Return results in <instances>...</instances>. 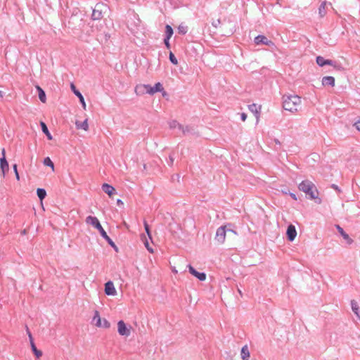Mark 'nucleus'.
Wrapping results in <instances>:
<instances>
[{
  "label": "nucleus",
  "instance_id": "f257e3e1",
  "mask_svg": "<svg viewBox=\"0 0 360 360\" xmlns=\"http://www.w3.org/2000/svg\"><path fill=\"white\" fill-rule=\"evenodd\" d=\"M302 103L301 98L297 95H284L283 108L291 112H297Z\"/></svg>",
  "mask_w": 360,
  "mask_h": 360
},
{
  "label": "nucleus",
  "instance_id": "f03ea898",
  "mask_svg": "<svg viewBox=\"0 0 360 360\" xmlns=\"http://www.w3.org/2000/svg\"><path fill=\"white\" fill-rule=\"evenodd\" d=\"M299 189L307 194L311 200L320 203L321 200L319 198V191L316 186L310 181L305 180L302 181L298 186Z\"/></svg>",
  "mask_w": 360,
  "mask_h": 360
},
{
  "label": "nucleus",
  "instance_id": "7ed1b4c3",
  "mask_svg": "<svg viewBox=\"0 0 360 360\" xmlns=\"http://www.w3.org/2000/svg\"><path fill=\"white\" fill-rule=\"evenodd\" d=\"M163 90L162 85L160 82L156 83L154 86H151L148 84H141L136 87V91H139L141 93L146 92L150 95L156 92H161Z\"/></svg>",
  "mask_w": 360,
  "mask_h": 360
},
{
  "label": "nucleus",
  "instance_id": "20e7f679",
  "mask_svg": "<svg viewBox=\"0 0 360 360\" xmlns=\"http://www.w3.org/2000/svg\"><path fill=\"white\" fill-rule=\"evenodd\" d=\"M108 10V7L106 4L103 3H98L96 5L93 10L91 19L93 20H99L103 17V14L105 13Z\"/></svg>",
  "mask_w": 360,
  "mask_h": 360
},
{
  "label": "nucleus",
  "instance_id": "39448f33",
  "mask_svg": "<svg viewBox=\"0 0 360 360\" xmlns=\"http://www.w3.org/2000/svg\"><path fill=\"white\" fill-rule=\"evenodd\" d=\"M92 324L97 328H101L105 329H108L110 326V322L105 319H102L100 316L98 311L97 310L94 311V315L92 319Z\"/></svg>",
  "mask_w": 360,
  "mask_h": 360
},
{
  "label": "nucleus",
  "instance_id": "423d86ee",
  "mask_svg": "<svg viewBox=\"0 0 360 360\" xmlns=\"http://www.w3.org/2000/svg\"><path fill=\"white\" fill-rule=\"evenodd\" d=\"M232 233L236 235V233L231 229L226 230V226L219 227L216 232L215 239L219 244H223L225 242L226 233Z\"/></svg>",
  "mask_w": 360,
  "mask_h": 360
},
{
  "label": "nucleus",
  "instance_id": "0eeeda50",
  "mask_svg": "<svg viewBox=\"0 0 360 360\" xmlns=\"http://www.w3.org/2000/svg\"><path fill=\"white\" fill-rule=\"evenodd\" d=\"M86 222L89 224L94 226L97 230L99 231L101 235L102 236H105V231L103 229L102 226L101 225L98 219L96 217L89 216L86 219Z\"/></svg>",
  "mask_w": 360,
  "mask_h": 360
},
{
  "label": "nucleus",
  "instance_id": "6e6552de",
  "mask_svg": "<svg viewBox=\"0 0 360 360\" xmlns=\"http://www.w3.org/2000/svg\"><path fill=\"white\" fill-rule=\"evenodd\" d=\"M131 327H127L124 321L121 320L117 322V332L122 336H129L131 334Z\"/></svg>",
  "mask_w": 360,
  "mask_h": 360
},
{
  "label": "nucleus",
  "instance_id": "1a4fd4ad",
  "mask_svg": "<svg viewBox=\"0 0 360 360\" xmlns=\"http://www.w3.org/2000/svg\"><path fill=\"white\" fill-rule=\"evenodd\" d=\"M105 293L107 295L115 296L117 294L116 289L114 286V284L112 281H108L105 284Z\"/></svg>",
  "mask_w": 360,
  "mask_h": 360
},
{
  "label": "nucleus",
  "instance_id": "9d476101",
  "mask_svg": "<svg viewBox=\"0 0 360 360\" xmlns=\"http://www.w3.org/2000/svg\"><path fill=\"white\" fill-rule=\"evenodd\" d=\"M286 235L288 240L293 241L297 236V231L295 226L290 224L288 226Z\"/></svg>",
  "mask_w": 360,
  "mask_h": 360
},
{
  "label": "nucleus",
  "instance_id": "9b49d317",
  "mask_svg": "<svg viewBox=\"0 0 360 360\" xmlns=\"http://www.w3.org/2000/svg\"><path fill=\"white\" fill-rule=\"evenodd\" d=\"M28 336L30 338V345H31L32 352H34V354L37 358H38V359L40 358L42 356V352L41 350L37 349V348L36 347L34 340H33V338L30 331H28Z\"/></svg>",
  "mask_w": 360,
  "mask_h": 360
},
{
  "label": "nucleus",
  "instance_id": "f8f14e48",
  "mask_svg": "<svg viewBox=\"0 0 360 360\" xmlns=\"http://www.w3.org/2000/svg\"><path fill=\"white\" fill-rule=\"evenodd\" d=\"M188 269L189 272L200 281H205L206 279V274L205 273H200L197 271L191 265L188 266Z\"/></svg>",
  "mask_w": 360,
  "mask_h": 360
},
{
  "label": "nucleus",
  "instance_id": "ddd939ff",
  "mask_svg": "<svg viewBox=\"0 0 360 360\" xmlns=\"http://www.w3.org/2000/svg\"><path fill=\"white\" fill-rule=\"evenodd\" d=\"M335 83V79L333 77L326 76L323 77L322 79V84L323 86H334Z\"/></svg>",
  "mask_w": 360,
  "mask_h": 360
},
{
  "label": "nucleus",
  "instance_id": "4468645a",
  "mask_svg": "<svg viewBox=\"0 0 360 360\" xmlns=\"http://www.w3.org/2000/svg\"><path fill=\"white\" fill-rule=\"evenodd\" d=\"M0 168L2 172L3 176H4L6 172H8L9 165L6 158H0Z\"/></svg>",
  "mask_w": 360,
  "mask_h": 360
},
{
  "label": "nucleus",
  "instance_id": "2eb2a0df",
  "mask_svg": "<svg viewBox=\"0 0 360 360\" xmlns=\"http://www.w3.org/2000/svg\"><path fill=\"white\" fill-rule=\"evenodd\" d=\"M339 235H340L345 243L347 245H351L353 243V240L349 237V236L344 231L342 228L339 226Z\"/></svg>",
  "mask_w": 360,
  "mask_h": 360
},
{
  "label": "nucleus",
  "instance_id": "dca6fc26",
  "mask_svg": "<svg viewBox=\"0 0 360 360\" xmlns=\"http://www.w3.org/2000/svg\"><path fill=\"white\" fill-rule=\"evenodd\" d=\"M248 108L250 110V112H252L255 115L257 122H258L259 119L261 106H257L256 104H252L248 106Z\"/></svg>",
  "mask_w": 360,
  "mask_h": 360
},
{
  "label": "nucleus",
  "instance_id": "f3484780",
  "mask_svg": "<svg viewBox=\"0 0 360 360\" xmlns=\"http://www.w3.org/2000/svg\"><path fill=\"white\" fill-rule=\"evenodd\" d=\"M255 42L256 44H266L269 45L272 44V42L267 39V38L263 35H259L255 38Z\"/></svg>",
  "mask_w": 360,
  "mask_h": 360
},
{
  "label": "nucleus",
  "instance_id": "a211bd4d",
  "mask_svg": "<svg viewBox=\"0 0 360 360\" xmlns=\"http://www.w3.org/2000/svg\"><path fill=\"white\" fill-rule=\"evenodd\" d=\"M71 89L73 91L74 94L79 98L81 103L82 104L83 108L86 109V103L82 94L76 89L75 86L73 84H71Z\"/></svg>",
  "mask_w": 360,
  "mask_h": 360
},
{
  "label": "nucleus",
  "instance_id": "6ab92c4d",
  "mask_svg": "<svg viewBox=\"0 0 360 360\" xmlns=\"http://www.w3.org/2000/svg\"><path fill=\"white\" fill-rule=\"evenodd\" d=\"M102 188H103V191L105 193H107L110 197L112 196L115 194V189L114 188V187H112V186H110L108 184H104L102 186Z\"/></svg>",
  "mask_w": 360,
  "mask_h": 360
},
{
  "label": "nucleus",
  "instance_id": "aec40b11",
  "mask_svg": "<svg viewBox=\"0 0 360 360\" xmlns=\"http://www.w3.org/2000/svg\"><path fill=\"white\" fill-rule=\"evenodd\" d=\"M351 307L352 311L356 314L357 318L360 319V313L359 311V307L357 302L354 300H351Z\"/></svg>",
  "mask_w": 360,
  "mask_h": 360
},
{
  "label": "nucleus",
  "instance_id": "412c9836",
  "mask_svg": "<svg viewBox=\"0 0 360 360\" xmlns=\"http://www.w3.org/2000/svg\"><path fill=\"white\" fill-rule=\"evenodd\" d=\"M316 63L319 66H323L325 65H332V61L330 60H326L322 56H317L316 57Z\"/></svg>",
  "mask_w": 360,
  "mask_h": 360
},
{
  "label": "nucleus",
  "instance_id": "4be33fe9",
  "mask_svg": "<svg viewBox=\"0 0 360 360\" xmlns=\"http://www.w3.org/2000/svg\"><path fill=\"white\" fill-rule=\"evenodd\" d=\"M75 124H76V127L77 129H82L84 130L85 131L89 130V124H88L87 119H86L82 122L77 121Z\"/></svg>",
  "mask_w": 360,
  "mask_h": 360
},
{
  "label": "nucleus",
  "instance_id": "5701e85b",
  "mask_svg": "<svg viewBox=\"0 0 360 360\" xmlns=\"http://www.w3.org/2000/svg\"><path fill=\"white\" fill-rule=\"evenodd\" d=\"M241 358L243 360H248L250 358L248 347L245 345L241 349Z\"/></svg>",
  "mask_w": 360,
  "mask_h": 360
},
{
  "label": "nucleus",
  "instance_id": "b1692460",
  "mask_svg": "<svg viewBox=\"0 0 360 360\" xmlns=\"http://www.w3.org/2000/svg\"><path fill=\"white\" fill-rule=\"evenodd\" d=\"M40 125L41 127L42 131L46 135L49 140H52L53 137L50 134L46 124L44 122H41Z\"/></svg>",
  "mask_w": 360,
  "mask_h": 360
},
{
  "label": "nucleus",
  "instance_id": "393cba45",
  "mask_svg": "<svg viewBox=\"0 0 360 360\" xmlns=\"http://www.w3.org/2000/svg\"><path fill=\"white\" fill-rule=\"evenodd\" d=\"M37 89L39 92V98L42 103L46 102V94L44 90L39 86H37Z\"/></svg>",
  "mask_w": 360,
  "mask_h": 360
},
{
  "label": "nucleus",
  "instance_id": "a878e982",
  "mask_svg": "<svg viewBox=\"0 0 360 360\" xmlns=\"http://www.w3.org/2000/svg\"><path fill=\"white\" fill-rule=\"evenodd\" d=\"M141 240L144 243V245L146 247V248L150 252V253H153L154 252V250L150 247L146 237L145 236H141Z\"/></svg>",
  "mask_w": 360,
  "mask_h": 360
},
{
  "label": "nucleus",
  "instance_id": "bb28decb",
  "mask_svg": "<svg viewBox=\"0 0 360 360\" xmlns=\"http://www.w3.org/2000/svg\"><path fill=\"white\" fill-rule=\"evenodd\" d=\"M37 195L39 197V198L42 200L43 199L45 198L46 195V192L44 189L43 188H37Z\"/></svg>",
  "mask_w": 360,
  "mask_h": 360
},
{
  "label": "nucleus",
  "instance_id": "cd10ccee",
  "mask_svg": "<svg viewBox=\"0 0 360 360\" xmlns=\"http://www.w3.org/2000/svg\"><path fill=\"white\" fill-rule=\"evenodd\" d=\"M165 32H166V38L170 39L173 34L172 27L170 25H167L165 27Z\"/></svg>",
  "mask_w": 360,
  "mask_h": 360
},
{
  "label": "nucleus",
  "instance_id": "c85d7f7f",
  "mask_svg": "<svg viewBox=\"0 0 360 360\" xmlns=\"http://www.w3.org/2000/svg\"><path fill=\"white\" fill-rule=\"evenodd\" d=\"M187 31H188V27L186 25H185L184 24L179 25V27H178L179 33H180L181 34H185L187 32Z\"/></svg>",
  "mask_w": 360,
  "mask_h": 360
},
{
  "label": "nucleus",
  "instance_id": "c756f323",
  "mask_svg": "<svg viewBox=\"0 0 360 360\" xmlns=\"http://www.w3.org/2000/svg\"><path fill=\"white\" fill-rule=\"evenodd\" d=\"M44 164L46 165V166H49L50 167H51L52 170L54 169V165H53V162L51 161V160L47 157L44 160Z\"/></svg>",
  "mask_w": 360,
  "mask_h": 360
},
{
  "label": "nucleus",
  "instance_id": "7c9ffc66",
  "mask_svg": "<svg viewBox=\"0 0 360 360\" xmlns=\"http://www.w3.org/2000/svg\"><path fill=\"white\" fill-rule=\"evenodd\" d=\"M109 243L110 245H111L112 248H116V245L114 243V242L110 239V238L108 236L107 233H105V236H103Z\"/></svg>",
  "mask_w": 360,
  "mask_h": 360
},
{
  "label": "nucleus",
  "instance_id": "2f4dec72",
  "mask_svg": "<svg viewBox=\"0 0 360 360\" xmlns=\"http://www.w3.org/2000/svg\"><path fill=\"white\" fill-rule=\"evenodd\" d=\"M169 60L174 65L178 64V60L172 52H170V53H169Z\"/></svg>",
  "mask_w": 360,
  "mask_h": 360
},
{
  "label": "nucleus",
  "instance_id": "473e14b6",
  "mask_svg": "<svg viewBox=\"0 0 360 360\" xmlns=\"http://www.w3.org/2000/svg\"><path fill=\"white\" fill-rule=\"evenodd\" d=\"M143 224H144V228H145L146 232L148 238L150 239H151L152 237H151V235H150V229H149V226H148V223L145 221Z\"/></svg>",
  "mask_w": 360,
  "mask_h": 360
},
{
  "label": "nucleus",
  "instance_id": "72a5a7b5",
  "mask_svg": "<svg viewBox=\"0 0 360 360\" xmlns=\"http://www.w3.org/2000/svg\"><path fill=\"white\" fill-rule=\"evenodd\" d=\"M13 170H14V172H15V175L16 179L19 180L20 179V176H19V174H18V169H17V165H15V164L13 165Z\"/></svg>",
  "mask_w": 360,
  "mask_h": 360
},
{
  "label": "nucleus",
  "instance_id": "f704fd0d",
  "mask_svg": "<svg viewBox=\"0 0 360 360\" xmlns=\"http://www.w3.org/2000/svg\"><path fill=\"white\" fill-rule=\"evenodd\" d=\"M325 5H326V4H325V3H324V4H321V6H320V8H319V13H320V14H321V16H323V15H324V13H323V11H324V9H325Z\"/></svg>",
  "mask_w": 360,
  "mask_h": 360
},
{
  "label": "nucleus",
  "instance_id": "c9c22d12",
  "mask_svg": "<svg viewBox=\"0 0 360 360\" xmlns=\"http://www.w3.org/2000/svg\"><path fill=\"white\" fill-rule=\"evenodd\" d=\"M354 126L360 131V118L354 122Z\"/></svg>",
  "mask_w": 360,
  "mask_h": 360
},
{
  "label": "nucleus",
  "instance_id": "e433bc0d",
  "mask_svg": "<svg viewBox=\"0 0 360 360\" xmlns=\"http://www.w3.org/2000/svg\"><path fill=\"white\" fill-rule=\"evenodd\" d=\"M169 38H165V44L167 46V49L170 48V44H169Z\"/></svg>",
  "mask_w": 360,
  "mask_h": 360
},
{
  "label": "nucleus",
  "instance_id": "4c0bfd02",
  "mask_svg": "<svg viewBox=\"0 0 360 360\" xmlns=\"http://www.w3.org/2000/svg\"><path fill=\"white\" fill-rule=\"evenodd\" d=\"M247 119V115L244 112L241 114V120L244 122Z\"/></svg>",
  "mask_w": 360,
  "mask_h": 360
},
{
  "label": "nucleus",
  "instance_id": "58836bf2",
  "mask_svg": "<svg viewBox=\"0 0 360 360\" xmlns=\"http://www.w3.org/2000/svg\"><path fill=\"white\" fill-rule=\"evenodd\" d=\"M1 155H2L1 158H6V150H5V148H2L1 149Z\"/></svg>",
  "mask_w": 360,
  "mask_h": 360
},
{
  "label": "nucleus",
  "instance_id": "ea45409f",
  "mask_svg": "<svg viewBox=\"0 0 360 360\" xmlns=\"http://www.w3.org/2000/svg\"><path fill=\"white\" fill-rule=\"evenodd\" d=\"M290 196L294 199L297 200L296 195L294 193H290Z\"/></svg>",
  "mask_w": 360,
  "mask_h": 360
},
{
  "label": "nucleus",
  "instance_id": "a19ab883",
  "mask_svg": "<svg viewBox=\"0 0 360 360\" xmlns=\"http://www.w3.org/2000/svg\"><path fill=\"white\" fill-rule=\"evenodd\" d=\"M2 96H3V95H2L1 92L0 91V97H2Z\"/></svg>",
  "mask_w": 360,
  "mask_h": 360
},
{
  "label": "nucleus",
  "instance_id": "79ce46f5",
  "mask_svg": "<svg viewBox=\"0 0 360 360\" xmlns=\"http://www.w3.org/2000/svg\"><path fill=\"white\" fill-rule=\"evenodd\" d=\"M117 202H118V203H120V202H121V200H117Z\"/></svg>",
  "mask_w": 360,
  "mask_h": 360
},
{
  "label": "nucleus",
  "instance_id": "37998d69",
  "mask_svg": "<svg viewBox=\"0 0 360 360\" xmlns=\"http://www.w3.org/2000/svg\"><path fill=\"white\" fill-rule=\"evenodd\" d=\"M341 66H340V64L339 63V66H338V68L339 70L340 69Z\"/></svg>",
  "mask_w": 360,
  "mask_h": 360
}]
</instances>
